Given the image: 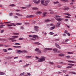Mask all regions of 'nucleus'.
<instances>
[{"instance_id":"nucleus-1","label":"nucleus","mask_w":76,"mask_h":76,"mask_svg":"<svg viewBox=\"0 0 76 76\" xmlns=\"http://www.w3.org/2000/svg\"><path fill=\"white\" fill-rule=\"evenodd\" d=\"M49 3L50 0H47L45 1V2H44V4H43L42 5L45 6H47Z\"/></svg>"},{"instance_id":"nucleus-2","label":"nucleus","mask_w":76,"mask_h":76,"mask_svg":"<svg viewBox=\"0 0 76 76\" xmlns=\"http://www.w3.org/2000/svg\"><path fill=\"white\" fill-rule=\"evenodd\" d=\"M45 58L44 57L42 56L41 57V58L38 60V62H42V61H45Z\"/></svg>"},{"instance_id":"nucleus-3","label":"nucleus","mask_w":76,"mask_h":76,"mask_svg":"<svg viewBox=\"0 0 76 76\" xmlns=\"http://www.w3.org/2000/svg\"><path fill=\"white\" fill-rule=\"evenodd\" d=\"M17 51L19 53H27L28 51L26 50H23V51H21L20 50H17Z\"/></svg>"},{"instance_id":"nucleus-4","label":"nucleus","mask_w":76,"mask_h":76,"mask_svg":"<svg viewBox=\"0 0 76 76\" xmlns=\"http://www.w3.org/2000/svg\"><path fill=\"white\" fill-rule=\"evenodd\" d=\"M40 0H38L37 1L36 0H34L33 1L34 3H35L36 4H38V3H40Z\"/></svg>"},{"instance_id":"nucleus-5","label":"nucleus","mask_w":76,"mask_h":76,"mask_svg":"<svg viewBox=\"0 0 76 76\" xmlns=\"http://www.w3.org/2000/svg\"><path fill=\"white\" fill-rule=\"evenodd\" d=\"M34 30L35 31H38V30L37 29H38L39 27L35 26L34 27Z\"/></svg>"},{"instance_id":"nucleus-6","label":"nucleus","mask_w":76,"mask_h":76,"mask_svg":"<svg viewBox=\"0 0 76 76\" xmlns=\"http://www.w3.org/2000/svg\"><path fill=\"white\" fill-rule=\"evenodd\" d=\"M55 45L56 47H57V48H58L59 49H61V47H60V46H59V45H58V44L57 43H55Z\"/></svg>"},{"instance_id":"nucleus-7","label":"nucleus","mask_w":76,"mask_h":76,"mask_svg":"<svg viewBox=\"0 0 76 76\" xmlns=\"http://www.w3.org/2000/svg\"><path fill=\"white\" fill-rule=\"evenodd\" d=\"M32 37L33 38H35V39H36V37H37L38 38V39L39 38H38V36L37 35H33Z\"/></svg>"},{"instance_id":"nucleus-8","label":"nucleus","mask_w":76,"mask_h":76,"mask_svg":"<svg viewBox=\"0 0 76 76\" xmlns=\"http://www.w3.org/2000/svg\"><path fill=\"white\" fill-rule=\"evenodd\" d=\"M60 21H58L56 25V27H58L59 26H60Z\"/></svg>"},{"instance_id":"nucleus-9","label":"nucleus","mask_w":76,"mask_h":76,"mask_svg":"<svg viewBox=\"0 0 76 76\" xmlns=\"http://www.w3.org/2000/svg\"><path fill=\"white\" fill-rule=\"evenodd\" d=\"M47 14V13L46 12H45L43 13V15L42 16L43 17H44L45 16H46V15Z\"/></svg>"},{"instance_id":"nucleus-10","label":"nucleus","mask_w":76,"mask_h":76,"mask_svg":"<svg viewBox=\"0 0 76 76\" xmlns=\"http://www.w3.org/2000/svg\"><path fill=\"white\" fill-rule=\"evenodd\" d=\"M42 13V12L39 11V12H37L36 13V14L37 15V14L40 15V14H41Z\"/></svg>"},{"instance_id":"nucleus-11","label":"nucleus","mask_w":76,"mask_h":76,"mask_svg":"<svg viewBox=\"0 0 76 76\" xmlns=\"http://www.w3.org/2000/svg\"><path fill=\"white\" fill-rule=\"evenodd\" d=\"M26 57L27 58H31L32 56H26Z\"/></svg>"},{"instance_id":"nucleus-12","label":"nucleus","mask_w":76,"mask_h":76,"mask_svg":"<svg viewBox=\"0 0 76 76\" xmlns=\"http://www.w3.org/2000/svg\"><path fill=\"white\" fill-rule=\"evenodd\" d=\"M53 50L52 48H45V50Z\"/></svg>"},{"instance_id":"nucleus-13","label":"nucleus","mask_w":76,"mask_h":76,"mask_svg":"<svg viewBox=\"0 0 76 76\" xmlns=\"http://www.w3.org/2000/svg\"><path fill=\"white\" fill-rule=\"evenodd\" d=\"M69 73L71 74H74V75H76V73L74 72H70Z\"/></svg>"},{"instance_id":"nucleus-14","label":"nucleus","mask_w":76,"mask_h":76,"mask_svg":"<svg viewBox=\"0 0 76 76\" xmlns=\"http://www.w3.org/2000/svg\"><path fill=\"white\" fill-rule=\"evenodd\" d=\"M44 1H45V0H41V4H44Z\"/></svg>"},{"instance_id":"nucleus-15","label":"nucleus","mask_w":76,"mask_h":76,"mask_svg":"<svg viewBox=\"0 0 76 76\" xmlns=\"http://www.w3.org/2000/svg\"><path fill=\"white\" fill-rule=\"evenodd\" d=\"M61 1L64 2H68V1H69L67 0H61Z\"/></svg>"},{"instance_id":"nucleus-16","label":"nucleus","mask_w":76,"mask_h":76,"mask_svg":"<svg viewBox=\"0 0 76 76\" xmlns=\"http://www.w3.org/2000/svg\"><path fill=\"white\" fill-rule=\"evenodd\" d=\"M15 15H17L18 16H22V15L20 14L19 13H15Z\"/></svg>"},{"instance_id":"nucleus-17","label":"nucleus","mask_w":76,"mask_h":76,"mask_svg":"<svg viewBox=\"0 0 76 76\" xmlns=\"http://www.w3.org/2000/svg\"><path fill=\"white\" fill-rule=\"evenodd\" d=\"M50 20L49 19H47V20H45V22H49V21H50Z\"/></svg>"},{"instance_id":"nucleus-18","label":"nucleus","mask_w":76,"mask_h":76,"mask_svg":"<svg viewBox=\"0 0 76 76\" xmlns=\"http://www.w3.org/2000/svg\"><path fill=\"white\" fill-rule=\"evenodd\" d=\"M33 10H38V8L37 7H34L33 8Z\"/></svg>"},{"instance_id":"nucleus-19","label":"nucleus","mask_w":76,"mask_h":76,"mask_svg":"<svg viewBox=\"0 0 76 76\" xmlns=\"http://www.w3.org/2000/svg\"><path fill=\"white\" fill-rule=\"evenodd\" d=\"M3 26H5V25H1L0 26V28H3Z\"/></svg>"},{"instance_id":"nucleus-20","label":"nucleus","mask_w":76,"mask_h":76,"mask_svg":"<svg viewBox=\"0 0 76 76\" xmlns=\"http://www.w3.org/2000/svg\"><path fill=\"white\" fill-rule=\"evenodd\" d=\"M9 6H11V7H13V6H15V5L14 4H10L9 5Z\"/></svg>"},{"instance_id":"nucleus-21","label":"nucleus","mask_w":76,"mask_h":76,"mask_svg":"<svg viewBox=\"0 0 76 76\" xmlns=\"http://www.w3.org/2000/svg\"><path fill=\"white\" fill-rule=\"evenodd\" d=\"M16 25H22V23H17L16 24Z\"/></svg>"},{"instance_id":"nucleus-22","label":"nucleus","mask_w":76,"mask_h":76,"mask_svg":"<svg viewBox=\"0 0 76 76\" xmlns=\"http://www.w3.org/2000/svg\"><path fill=\"white\" fill-rule=\"evenodd\" d=\"M58 50V49H57L56 48H54L53 49V51H56Z\"/></svg>"},{"instance_id":"nucleus-23","label":"nucleus","mask_w":76,"mask_h":76,"mask_svg":"<svg viewBox=\"0 0 76 76\" xmlns=\"http://www.w3.org/2000/svg\"><path fill=\"white\" fill-rule=\"evenodd\" d=\"M4 72H0V75H4Z\"/></svg>"},{"instance_id":"nucleus-24","label":"nucleus","mask_w":76,"mask_h":76,"mask_svg":"<svg viewBox=\"0 0 76 76\" xmlns=\"http://www.w3.org/2000/svg\"><path fill=\"white\" fill-rule=\"evenodd\" d=\"M72 67V66H67L66 68V69H70Z\"/></svg>"},{"instance_id":"nucleus-25","label":"nucleus","mask_w":76,"mask_h":76,"mask_svg":"<svg viewBox=\"0 0 76 76\" xmlns=\"http://www.w3.org/2000/svg\"><path fill=\"white\" fill-rule=\"evenodd\" d=\"M39 48H37L35 49V51H39Z\"/></svg>"},{"instance_id":"nucleus-26","label":"nucleus","mask_w":76,"mask_h":76,"mask_svg":"<svg viewBox=\"0 0 76 76\" xmlns=\"http://www.w3.org/2000/svg\"><path fill=\"white\" fill-rule=\"evenodd\" d=\"M12 38H18V36H12Z\"/></svg>"},{"instance_id":"nucleus-27","label":"nucleus","mask_w":76,"mask_h":76,"mask_svg":"<svg viewBox=\"0 0 76 76\" xmlns=\"http://www.w3.org/2000/svg\"><path fill=\"white\" fill-rule=\"evenodd\" d=\"M54 28H55V27H53L51 28H50V29L51 30H53V29H54Z\"/></svg>"},{"instance_id":"nucleus-28","label":"nucleus","mask_w":76,"mask_h":76,"mask_svg":"<svg viewBox=\"0 0 76 76\" xmlns=\"http://www.w3.org/2000/svg\"><path fill=\"white\" fill-rule=\"evenodd\" d=\"M59 3V2L58 1H56V2H54L53 3L56 4H57V3Z\"/></svg>"},{"instance_id":"nucleus-29","label":"nucleus","mask_w":76,"mask_h":76,"mask_svg":"<svg viewBox=\"0 0 76 76\" xmlns=\"http://www.w3.org/2000/svg\"><path fill=\"white\" fill-rule=\"evenodd\" d=\"M64 15H68V16H71L70 14H69L64 13Z\"/></svg>"},{"instance_id":"nucleus-30","label":"nucleus","mask_w":76,"mask_h":76,"mask_svg":"<svg viewBox=\"0 0 76 76\" xmlns=\"http://www.w3.org/2000/svg\"><path fill=\"white\" fill-rule=\"evenodd\" d=\"M69 8L67 7L65 8L64 10H69Z\"/></svg>"},{"instance_id":"nucleus-31","label":"nucleus","mask_w":76,"mask_h":76,"mask_svg":"<svg viewBox=\"0 0 76 76\" xmlns=\"http://www.w3.org/2000/svg\"><path fill=\"white\" fill-rule=\"evenodd\" d=\"M57 67L58 68H61V67H62V66H61L60 65H58L57 66Z\"/></svg>"},{"instance_id":"nucleus-32","label":"nucleus","mask_w":76,"mask_h":76,"mask_svg":"<svg viewBox=\"0 0 76 76\" xmlns=\"http://www.w3.org/2000/svg\"><path fill=\"white\" fill-rule=\"evenodd\" d=\"M67 53L68 54H73V53L72 52H68Z\"/></svg>"},{"instance_id":"nucleus-33","label":"nucleus","mask_w":76,"mask_h":76,"mask_svg":"<svg viewBox=\"0 0 76 76\" xmlns=\"http://www.w3.org/2000/svg\"><path fill=\"white\" fill-rule=\"evenodd\" d=\"M11 25H12L13 26H16V25L14 23H11Z\"/></svg>"},{"instance_id":"nucleus-34","label":"nucleus","mask_w":76,"mask_h":76,"mask_svg":"<svg viewBox=\"0 0 76 76\" xmlns=\"http://www.w3.org/2000/svg\"><path fill=\"white\" fill-rule=\"evenodd\" d=\"M34 15H30V18H33V17H34Z\"/></svg>"},{"instance_id":"nucleus-35","label":"nucleus","mask_w":76,"mask_h":76,"mask_svg":"<svg viewBox=\"0 0 76 76\" xmlns=\"http://www.w3.org/2000/svg\"><path fill=\"white\" fill-rule=\"evenodd\" d=\"M37 53L38 54H40V53H41V51L39 50L37 52Z\"/></svg>"},{"instance_id":"nucleus-36","label":"nucleus","mask_w":76,"mask_h":76,"mask_svg":"<svg viewBox=\"0 0 76 76\" xmlns=\"http://www.w3.org/2000/svg\"><path fill=\"white\" fill-rule=\"evenodd\" d=\"M10 16H13V13L11 12L10 14Z\"/></svg>"},{"instance_id":"nucleus-37","label":"nucleus","mask_w":76,"mask_h":76,"mask_svg":"<svg viewBox=\"0 0 76 76\" xmlns=\"http://www.w3.org/2000/svg\"><path fill=\"white\" fill-rule=\"evenodd\" d=\"M67 70H63V72H64V73H66V72H67Z\"/></svg>"},{"instance_id":"nucleus-38","label":"nucleus","mask_w":76,"mask_h":76,"mask_svg":"<svg viewBox=\"0 0 76 76\" xmlns=\"http://www.w3.org/2000/svg\"><path fill=\"white\" fill-rule=\"evenodd\" d=\"M68 62H70V63H75V62L73 61H68Z\"/></svg>"},{"instance_id":"nucleus-39","label":"nucleus","mask_w":76,"mask_h":76,"mask_svg":"<svg viewBox=\"0 0 76 76\" xmlns=\"http://www.w3.org/2000/svg\"><path fill=\"white\" fill-rule=\"evenodd\" d=\"M4 23H11V21L8 22H6Z\"/></svg>"},{"instance_id":"nucleus-40","label":"nucleus","mask_w":76,"mask_h":76,"mask_svg":"<svg viewBox=\"0 0 76 76\" xmlns=\"http://www.w3.org/2000/svg\"><path fill=\"white\" fill-rule=\"evenodd\" d=\"M65 57H66L68 58H70V56H65Z\"/></svg>"},{"instance_id":"nucleus-41","label":"nucleus","mask_w":76,"mask_h":76,"mask_svg":"<svg viewBox=\"0 0 76 76\" xmlns=\"http://www.w3.org/2000/svg\"><path fill=\"white\" fill-rule=\"evenodd\" d=\"M3 51H4V52H7V50L6 49H4L3 50Z\"/></svg>"},{"instance_id":"nucleus-42","label":"nucleus","mask_w":76,"mask_h":76,"mask_svg":"<svg viewBox=\"0 0 76 76\" xmlns=\"http://www.w3.org/2000/svg\"><path fill=\"white\" fill-rule=\"evenodd\" d=\"M49 34L50 35H53V34H54V33H53L52 32H50V33Z\"/></svg>"},{"instance_id":"nucleus-43","label":"nucleus","mask_w":76,"mask_h":76,"mask_svg":"<svg viewBox=\"0 0 76 76\" xmlns=\"http://www.w3.org/2000/svg\"><path fill=\"white\" fill-rule=\"evenodd\" d=\"M57 20L58 21L60 20V21H61L62 19L61 18H58V19H57Z\"/></svg>"},{"instance_id":"nucleus-44","label":"nucleus","mask_w":76,"mask_h":76,"mask_svg":"<svg viewBox=\"0 0 76 76\" xmlns=\"http://www.w3.org/2000/svg\"><path fill=\"white\" fill-rule=\"evenodd\" d=\"M14 35H19V34L18 33H15L13 34Z\"/></svg>"},{"instance_id":"nucleus-45","label":"nucleus","mask_w":76,"mask_h":76,"mask_svg":"<svg viewBox=\"0 0 76 76\" xmlns=\"http://www.w3.org/2000/svg\"><path fill=\"white\" fill-rule=\"evenodd\" d=\"M20 29H24V27H23V26H21L20 27Z\"/></svg>"},{"instance_id":"nucleus-46","label":"nucleus","mask_w":76,"mask_h":76,"mask_svg":"<svg viewBox=\"0 0 76 76\" xmlns=\"http://www.w3.org/2000/svg\"><path fill=\"white\" fill-rule=\"evenodd\" d=\"M23 38H20L19 39V40H23Z\"/></svg>"},{"instance_id":"nucleus-47","label":"nucleus","mask_w":76,"mask_h":76,"mask_svg":"<svg viewBox=\"0 0 76 76\" xmlns=\"http://www.w3.org/2000/svg\"><path fill=\"white\" fill-rule=\"evenodd\" d=\"M56 53H61V52L60 51L58 50L56 51Z\"/></svg>"},{"instance_id":"nucleus-48","label":"nucleus","mask_w":76,"mask_h":76,"mask_svg":"<svg viewBox=\"0 0 76 76\" xmlns=\"http://www.w3.org/2000/svg\"><path fill=\"white\" fill-rule=\"evenodd\" d=\"M54 11H52V12H50V14H54Z\"/></svg>"},{"instance_id":"nucleus-49","label":"nucleus","mask_w":76,"mask_h":76,"mask_svg":"<svg viewBox=\"0 0 76 76\" xmlns=\"http://www.w3.org/2000/svg\"><path fill=\"white\" fill-rule=\"evenodd\" d=\"M15 11H16V12H20V10H15Z\"/></svg>"},{"instance_id":"nucleus-50","label":"nucleus","mask_w":76,"mask_h":76,"mask_svg":"<svg viewBox=\"0 0 76 76\" xmlns=\"http://www.w3.org/2000/svg\"><path fill=\"white\" fill-rule=\"evenodd\" d=\"M4 32V30H2L1 31V33H3Z\"/></svg>"},{"instance_id":"nucleus-51","label":"nucleus","mask_w":76,"mask_h":76,"mask_svg":"<svg viewBox=\"0 0 76 76\" xmlns=\"http://www.w3.org/2000/svg\"><path fill=\"white\" fill-rule=\"evenodd\" d=\"M24 72L21 73V74H20V75H21V76H22V75H24Z\"/></svg>"},{"instance_id":"nucleus-52","label":"nucleus","mask_w":76,"mask_h":76,"mask_svg":"<svg viewBox=\"0 0 76 76\" xmlns=\"http://www.w3.org/2000/svg\"><path fill=\"white\" fill-rule=\"evenodd\" d=\"M7 26H12V25L11 24H7Z\"/></svg>"},{"instance_id":"nucleus-53","label":"nucleus","mask_w":76,"mask_h":76,"mask_svg":"<svg viewBox=\"0 0 76 76\" xmlns=\"http://www.w3.org/2000/svg\"><path fill=\"white\" fill-rule=\"evenodd\" d=\"M49 63H50V64H54V63L53 62H50Z\"/></svg>"},{"instance_id":"nucleus-54","label":"nucleus","mask_w":76,"mask_h":76,"mask_svg":"<svg viewBox=\"0 0 76 76\" xmlns=\"http://www.w3.org/2000/svg\"><path fill=\"white\" fill-rule=\"evenodd\" d=\"M68 65H70V66H74V64H69Z\"/></svg>"},{"instance_id":"nucleus-55","label":"nucleus","mask_w":76,"mask_h":76,"mask_svg":"<svg viewBox=\"0 0 76 76\" xmlns=\"http://www.w3.org/2000/svg\"><path fill=\"white\" fill-rule=\"evenodd\" d=\"M16 41V40H12V42H15Z\"/></svg>"},{"instance_id":"nucleus-56","label":"nucleus","mask_w":76,"mask_h":76,"mask_svg":"<svg viewBox=\"0 0 76 76\" xmlns=\"http://www.w3.org/2000/svg\"><path fill=\"white\" fill-rule=\"evenodd\" d=\"M15 45H20V43H15Z\"/></svg>"},{"instance_id":"nucleus-57","label":"nucleus","mask_w":76,"mask_h":76,"mask_svg":"<svg viewBox=\"0 0 76 76\" xmlns=\"http://www.w3.org/2000/svg\"><path fill=\"white\" fill-rule=\"evenodd\" d=\"M8 50H12V49L11 48H9L8 49Z\"/></svg>"},{"instance_id":"nucleus-58","label":"nucleus","mask_w":76,"mask_h":76,"mask_svg":"<svg viewBox=\"0 0 76 76\" xmlns=\"http://www.w3.org/2000/svg\"><path fill=\"white\" fill-rule=\"evenodd\" d=\"M66 34H67V35H68L69 36H70V34L69 33H66Z\"/></svg>"},{"instance_id":"nucleus-59","label":"nucleus","mask_w":76,"mask_h":76,"mask_svg":"<svg viewBox=\"0 0 76 76\" xmlns=\"http://www.w3.org/2000/svg\"><path fill=\"white\" fill-rule=\"evenodd\" d=\"M41 44V43H39V42H38L37 43V45H40Z\"/></svg>"},{"instance_id":"nucleus-60","label":"nucleus","mask_w":76,"mask_h":76,"mask_svg":"<svg viewBox=\"0 0 76 76\" xmlns=\"http://www.w3.org/2000/svg\"><path fill=\"white\" fill-rule=\"evenodd\" d=\"M65 20L66 22H67V21H69V20L68 19H66Z\"/></svg>"},{"instance_id":"nucleus-61","label":"nucleus","mask_w":76,"mask_h":76,"mask_svg":"<svg viewBox=\"0 0 76 76\" xmlns=\"http://www.w3.org/2000/svg\"><path fill=\"white\" fill-rule=\"evenodd\" d=\"M8 39L9 40H12V39H13L11 38H8Z\"/></svg>"},{"instance_id":"nucleus-62","label":"nucleus","mask_w":76,"mask_h":76,"mask_svg":"<svg viewBox=\"0 0 76 76\" xmlns=\"http://www.w3.org/2000/svg\"><path fill=\"white\" fill-rule=\"evenodd\" d=\"M26 18H30V15H27V16H26Z\"/></svg>"},{"instance_id":"nucleus-63","label":"nucleus","mask_w":76,"mask_h":76,"mask_svg":"<svg viewBox=\"0 0 76 76\" xmlns=\"http://www.w3.org/2000/svg\"><path fill=\"white\" fill-rule=\"evenodd\" d=\"M61 56H64V54L61 53Z\"/></svg>"},{"instance_id":"nucleus-64","label":"nucleus","mask_w":76,"mask_h":76,"mask_svg":"<svg viewBox=\"0 0 76 76\" xmlns=\"http://www.w3.org/2000/svg\"><path fill=\"white\" fill-rule=\"evenodd\" d=\"M14 18H18V17L15 16Z\"/></svg>"}]
</instances>
